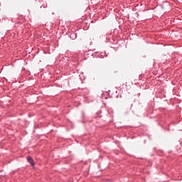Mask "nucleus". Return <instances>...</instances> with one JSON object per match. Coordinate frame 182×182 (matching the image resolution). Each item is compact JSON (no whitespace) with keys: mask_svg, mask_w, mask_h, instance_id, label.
Masks as SVG:
<instances>
[{"mask_svg":"<svg viewBox=\"0 0 182 182\" xmlns=\"http://www.w3.org/2000/svg\"><path fill=\"white\" fill-rule=\"evenodd\" d=\"M27 160H28V163H30V164H31V166H35V162H33V159H32V157L28 156V157L27 158Z\"/></svg>","mask_w":182,"mask_h":182,"instance_id":"obj_1","label":"nucleus"}]
</instances>
